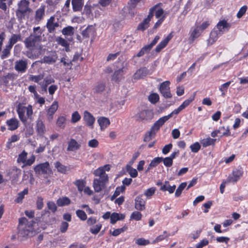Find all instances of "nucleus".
Segmentation results:
<instances>
[{
	"mask_svg": "<svg viewBox=\"0 0 248 248\" xmlns=\"http://www.w3.org/2000/svg\"><path fill=\"white\" fill-rule=\"evenodd\" d=\"M6 124L9 126L8 130L13 131L16 129L19 126L18 121L16 118H11L7 120Z\"/></svg>",
	"mask_w": 248,
	"mask_h": 248,
	"instance_id": "21",
	"label": "nucleus"
},
{
	"mask_svg": "<svg viewBox=\"0 0 248 248\" xmlns=\"http://www.w3.org/2000/svg\"><path fill=\"white\" fill-rule=\"evenodd\" d=\"M81 119V116L79 113L76 111L72 114L71 122L72 123H76L78 122Z\"/></svg>",
	"mask_w": 248,
	"mask_h": 248,
	"instance_id": "55",
	"label": "nucleus"
},
{
	"mask_svg": "<svg viewBox=\"0 0 248 248\" xmlns=\"http://www.w3.org/2000/svg\"><path fill=\"white\" fill-rule=\"evenodd\" d=\"M28 68V62L26 60H20L15 63V68L19 72L24 73L26 71Z\"/></svg>",
	"mask_w": 248,
	"mask_h": 248,
	"instance_id": "11",
	"label": "nucleus"
},
{
	"mask_svg": "<svg viewBox=\"0 0 248 248\" xmlns=\"http://www.w3.org/2000/svg\"><path fill=\"white\" fill-rule=\"evenodd\" d=\"M143 197V195H140L135 199V208L138 211H143L145 208V201Z\"/></svg>",
	"mask_w": 248,
	"mask_h": 248,
	"instance_id": "10",
	"label": "nucleus"
},
{
	"mask_svg": "<svg viewBox=\"0 0 248 248\" xmlns=\"http://www.w3.org/2000/svg\"><path fill=\"white\" fill-rule=\"evenodd\" d=\"M55 220V217L51 216L49 211L45 210L42 212L41 217H36L34 220L31 221V224L28 225V227H32L37 223L38 226L45 230L47 225L52 224Z\"/></svg>",
	"mask_w": 248,
	"mask_h": 248,
	"instance_id": "1",
	"label": "nucleus"
},
{
	"mask_svg": "<svg viewBox=\"0 0 248 248\" xmlns=\"http://www.w3.org/2000/svg\"><path fill=\"white\" fill-rule=\"evenodd\" d=\"M102 228V224L98 223L94 226H92L90 227L89 231L93 234H97L100 231Z\"/></svg>",
	"mask_w": 248,
	"mask_h": 248,
	"instance_id": "42",
	"label": "nucleus"
},
{
	"mask_svg": "<svg viewBox=\"0 0 248 248\" xmlns=\"http://www.w3.org/2000/svg\"><path fill=\"white\" fill-rule=\"evenodd\" d=\"M243 173V171L241 169L233 170L232 176L230 175L228 176L227 179V182L236 183L240 179V178L242 175Z\"/></svg>",
	"mask_w": 248,
	"mask_h": 248,
	"instance_id": "12",
	"label": "nucleus"
},
{
	"mask_svg": "<svg viewBox=\"0 0 248 248\" xmlns=\"http://www.w3.org/2000/svg\"><path fill=\"white\" fill-rule=\"evenodd\" d=\"M86 182L82 179H78L74 182V184L78 187V189L79 192H81L83 190V188L85 186Z\"/></svg>",
	"mask_w": 248,
	"mask_h": 248,
	"instance_id": "34",
	"label": "nucleus"
},
{
	"mask_svg": "<svg viewBox=\"0 0 248 248\" xmlns=\"http://www.w3.org/2000/svg\"><path fill=\"white\" fill-rule=\"evenodd\" d=\"M142 215L141 213L139 211L133 212L130 216V220L134 219L136 221L141 220Z\"/></svg>",
	"mask_w": 248,
	"mask_h": 248,
	"instance_id": "50",
	"label": "nucleus"
},
{
	"mask_svg": "<svg viewBox=\"0 0 248 248\" xmlns=\"http://www.w3.org/2000/svg\"><path fill=\"white\" fill-rule=\"evenodd\" d=\"M21 174V170L16 167H13L7 171V175L9 176L13 184L17 183Z\"/></svg>",
	"mask_w": 248,
	"mask_h": 248,
	"instance_id": "6",
	"label": "nucleus"
},
{
	"mask_svg": "<svg viewBox=\"0 0 248 248\" xmlns=\"http://www.w3.org/2000/svg\"><path fill=\"white\" fill-rule=\"evenodd\" d=\"M156 134L152 130L147 132L144 136L143 139L144 141L148 142L151 140L155 136Z\"/></svg>",
	"mask_w": 248,
	"mask_h": 248,
	"instance_id": "45",
	"label": "nucleus"
},
{
	"mask_svg": "<svg viewBox=\"0 0 248 248\" xmlns=\"http://www.w3.org/2000/svg\"><path fill=\"white\" fill-rule=\"evenodd\" d=\"M170 83L169 81H165L162 82L159 87V92L165 98H170L172 96L170 91Z\"/></svg>",
	"mask_w": 248,
	"mask_h": 248,
	"instance_id": "5",
	"label": "nucleus"
},
{
	"mask_svg": "<svg viewBox=\"0 0 248 248\" xmlns=\"http://www.w3.org/2000/svg\"><path fill=\"white\" fill-rule=\"evenodd\" d=\"M72 5L74 12H80L82 9L84 0H72Z\"/></svg>",
	"mask_w": 248,
	"mask_h": 248,
	"instance_id": "20",
	"label": "nucleus"
},
{
	"mask_svg": "<svg viewBox=\"0 0 248 248\" xmlns=\"http://www.w3.org/2000/svg\"><path fill=\"white\" fill-rule=\"evenodd\" d=\"M151 49L150 47L147 45L142 47L140 51L137 54L136 56L138 57H140L143 56L145 54H148Z\"/></svg>",
	"mask_w": 248,
	"mask_h": 248,
	"instance_id": "35",
	"label": "nucleus"
},
{
	"mask_svg": "<svg viewBox=\"0 0 248 248\" xmlns=\"http://www.w3.org/2000/svg\"><path fill=\"white\" fill-rule=\"evenodd\" d=\"M28 193V188H25L22 191L18 193V196L15 200V202L17 203L22 202L23 199L24 198L25 195Z\"/></svg>",
	"mask_w": 248,
	"mask_h": 248,
	"instance_id": "36",
	"label": "nucleus"
},
{
	"mask_svg": "<svg viewBox=\"0 0 248 248\" xmlns=\"http://www.w3.org/2000/svg\"><path fill=\"white\" fill-rule=\"evenodd\" d=\"M201 145L198 142H196L190 146L191 151L193 153H197L201 149Z\"/></svg>",
	"mask_w": 248,
	"mask_h": 248,
	"instance_id": "54",
	"label": "nucleus"
},
{
	"mask_svg": "<svg viewBox=\"0 0 248 248\" xmlns=\"http://www.w3.org/2000/svg\"><path fill=\"white\" fill-rule=\"evenodd\" d=\"M108 181V175L105 173L99 178L94 179L93 182V186L96 192H100L103 189L106 187V184Z\"/></svg>",
	"mask_w": 248,
	"mask_h": 248,
	"instance_id": "2",
	"label": "nucleus"
},
{
	"mask_svg": "<svg viewBox=\"0 0 248 248\" xmlns=\"http://www.w3.org/2000/svg\"><path fill=\"white\" fill-rule=\"evenodd\" d=\"M36 131L40 137H43L46 131L45 125L42 121L37 120L36 123Z\"/></svg>",
	"mask_w": 248,
	"mask_h": 248,
	"instance_id": "22",
	"label": "nucleus"
},
{
	"mask_svg": "<svg viewBox=\"0 0 248 248\" xmlns=\"http://www.w3.org/2000/svg\"><path fill=\"white\" fill-rule=\"evenodd\" d=\"M27 155V153H26L25 151H23L22 152L18 155L17 160V162L25 163L26 160Z\"/></svg>",
	"mask_w": 248,
	"mask_h": 248,
	"instance_id": "57",
	"label": "nucleus"
},
{
	"mask_svg": "<svg viewBox=\"0 0 248 248\" xmlns=\"http://www.w3.org/2000/svg\"><path fill=\"white\" fill-rule=\"evenodd\" d=\"M156 190V188L155 187H152L150 188L147 189L145 192H144V195L147 196V197H151L153 196Z\"/></svg>",
	"mask_w": 248,
	"mask_h": 248,
	"instance_id": "64",
	"label": "nucleus"
},
{
	"mask_svg": "<svg viewBox=\"0 0 248 248\" xmlns=\"http://www.w3.org/2000/svg\"><path fill=\"white\" fill-rule=\"evenodd\" d=\"M149 73V70L146 67H143L138 69L134 74L135 79L142 78L146 77Z\"/></svg>",
	"mask_w": 248,
	"mask_h": 248,
	"instance_id": "18",
	"label": "nucleus"
},
{
	"mask_svg": "<svg viewBox=\"0 0 248 248\" xmlns=\"http://www.w3.org/2000/svg\"><path fill=\"white\" fill-rule=\"evenodd\" d=\"M55 167L57 169L58 172L63 174H66L69 170V169L67 166L62 165L59 161H57L55 163Z\"/></svg>",
	"mask_w": 248,
	"mask_h": 248,
	"instance_id": "27",
	"label": "nucleus"
},
{
	"mask_svg": "<svg viewBox=\"0 0 248 248\" xmlns=\"http://www.w3.org/2000/svg\"><path fill=\"white\" fill-rule=\"evenodd\" d=\"M231 27V24L228 23L226 20L223 19L219 21L215 28L222 35L225 32L228 31Z\"/></svg>",
	"mask_w": 248,
	"mask_h": 248,
	"instance_id": "9",
	"label": "nucleus"
},
{
	"mask_svg": "<svg viewBox=\"0 0 248 248\" xmlns=\"http://www.w3.org/2000/svg\"><path fill=\"white\" fill-rule=\"evenodd\" d=\"M218 32L219 31L215 28L211 31L210 33L209 38L208 40V45H213L217 41L218 37L222 35V34Z\"/></svg>",
	"mask_w": 248,
	"mask_h": 248,
	"instance_id": "14",
	"label": "nucleus"
},
{
	"mask_svg": "<svg viewBox=\"0 0 248 248\" xmlns=\"http://www.w3.org/2000/svg\"><path fill=\"white\" fill-rule=\"evenodd\" d=\"M93 31V29L91 26H88L85 30L81 32V35L85 38H88L90 37V33Z\"/></svg>",
	"mask_w": 248,
	"mask_h": 248,
	"instance_id": "44",
	"label": "nucleus"
},
{
	"mask_svg": "<svg viewBox=\"0 0 248 248\" xmlns=\"http://www.w3.org/2000/svg\"><path fill=\"white\" fill-rule=\"evenodd\" d=\"M139 117L142 120H150L153 117V112L150 109L142 110L139 114Z\"/></svg>",
	"mask_w": 248,
	"mask_h": 248,
	"instance_id": "16",
	"label": "nucleus"
},
{
	"mask_svg": "<svg viewBox=\"0 0 248 248\" xmlns=\"http://www.w3.org/2000/svg\"><path fill=\"white\" fill-rule=\"evenodd\" d=\"M18 8L17 10H25L30 12L31 9L29 7V1L27 0H21L18 4Z\"/></svg>",
	"mask_w": 248,
	"mask_h": 248,
	"instance_id": "26",
	"label": "nucleus"
},
{
	"mask_svg": "<svg viewBox=\"0 0 248 248\" xmlns=\"http://www.w3.org/2000/svg\"><path fill=\"white\" fill-rule=\"evenodd\" d=\"M25 109L26 107L22 106L21 104L19 103L18 105L16 111L20 120L23 123H25L27 121V119L24 115Z\"/></svg>",
	"mask_w": 248,
	"mask_h": 248,
	"instance_id": "24",
	"label": "nucleus"
},
{
	"mask_svg": "<svg viewBox=\"0 0 248 248\" xmlns=\"http://www.w3.org/2000/svg\"><path fill=\"white\" fill-rule=\"evenodd\" d=\"M65 118L64 116L59 117L57 121V125L60 127L63 128L65 126L64 124L65 122Z\"/></svg>",
	"mask_w": 248,
	"mask_h": 248,
	"instance_id": "63",
	"label": "nucleus"
},
{
	"mask_svg": "<svg viewBox=\"0 0 248 248\" xmlns=\"http://www.w3.org/2000/svg\"><path fill=\"white\" fill-rule=\"evenodd\" d=\"M76 215L77 217L82 221H85L87 219V215L82 210H78L76 211Z\"/></svg>",
	"mask_w": 248,
	"mask_h": 248,
	"instance_id": "49",
	"label": "nucleus"
},
{
	"mask_svg": "<svg viewBox=\"0 0 248 248\" xmlns=\"http://www.w3.org/2000/svg\"><path fill=\"white\" fill-rule=\"evenodd\" d=\"M176 186L173 185L172 186H170L169 185L167 187H166L165 186H162L160 187V190L162 191H168L169 193L171 194L173 193L175 189Z\"/></svg>",
	"mask_w": 248,
	"mask_h": 248,
	"instance_id": "46",
	"label": "nucleus"
},
{
	"mask_svg": "<svg viewBox=\"0 0 248 248\" xmlns=\"http://www.w3.org/2000/svg\"><path fill=\"white\" fill-rule=\"evenodd\" d=\"M17 238L20 241H25L29 237L33 236V232L27 228L26 226L24 227H18Z\"/></svg>",
	"mask_w": 248,
	"mask_h": 248,
	"instance_id": "4",
	"label": "nucleus"
},
{
	"mask_svg": "<svg viewBox=\"0 0 248 248\" xmlns=\"http://www.w3.org/2000/svg\"><path fill=\"white\" fill-rule=\"evenodd\" d=\"M47 206L48 209L54 213L57 210V206L53 202H48L47 203Z\"/></svg>",
	"mask_w": 248,
	"mask_h": 248,
	"instance_id": "59",
	"label": "nucleus"
},
{
	"mask_svg": "<svg viewBox=\"0 0 248 248\" xmlns=\"http://www.w3.org/2000/svg\"><path fill=\"white\" fill-rule=\"evenodd\" d=\"M136 244L139 246H144L150 244V242L149 240H146L144 238H140L137 239L135 242Z\"/></svg>",
	"mask_w": 248,
	"mask_h": 248,
	"instance_id": "53",
	"label": "nucleus"
},
{
	"mask_svg": "<svg viewBox=\"0 0 248 248\" xmlns=\"http://www.w3.org/2000/svg\"><path fill=\"white\" fill-rule=\"evenodd\" d=\"M15 79L16 75L14 73H8L7 75L3 76L1 78V81L6 86H7L8 85L9 80L13 81Z\"/></svg>",
	"mask_w": 248,
	"mask_h": 248,
	"instance_id": "29",
	"label": "nucleus"
},
{
	"mask_svg": "<svg viewBox=\"0 0 248 248\" xmlns=\"http://www.w3.org/2000/svg\"><path fill=\"white\" fill-rule=\"evenodd\" d=\"M22 40L21 35L19 34H13L9 40V43L14 46L18 41Z\"/></svg>",
	"mask_w": 248,
	"mask_h": 248,
	"instance_id": "41",
	"label": "nucleus"
},
{
	"mask_svg": "<svg viewBox=\"0 0 248 248\" xmlns=\"http://www.w3.org/2000/svg\"><path fill=\"white\" fill-rule=\"evenodd\" d=\"M126 169L131 177L135 178L137 177L138 174L137 170L133 168L131 165H127Z\"/></svg>",
	"mask_w": 248,
	"mask_h": 248,
	"instance_id": "40",
	"label": "nucleus"
},
{
	"mask_svg": "<svg viewBox=\"0 0 248 248\" xmlns=\"http://www.w3.org/2000/svg\"><path fill=\"white\" fill-rule=\"evenodd\" d=\"M149 24L150 22L145 18L139 24L137 28V30L143 31L149 27Z\"/></svg>",
	"mask_w": 248,
	"mask_h": 248,
	"instance_id": "31",
	"label": "nucleus"
},
{
	"mask_svg": "<svg viewBox=\"0 0 248 248\" xmlns=\"http://www.w3.org/2000/svg\"><path fill=\"white\" fill-rule=\"evenodd\" d=\"M106 87V83L103 81L97 82L93 91L94 93L101 94L105 90Z\"/></svg>",
	"mask_w": 248,
	"mask_h": 248,
	"instance_id": "17",
	"label": "nucleus"
},
{
	"mask_svg": "<svg viewBox=\"0 0 248 248\" xmlns=\"http://www.w3.org/2000/svg\"><path fill=\"white\" fill-rule=\"evenodd\" d=\"M149 101L152 104H156L159 100V96L157 93H152L148 96Z\"/></svg>",
	"mask_w": 248,
	"mask_h": 248,
	"instance_id": "39",
	"label": "nucleus"
},
{
	"mask_svg": "<svg viewBox=\"0 0 248 248\" xmlns=\"http://www.w3.org/2000/svg\"><path fill=\"white\" fill-rule=\"evenodd\" d=\"M173 37L172 33H170L164 40H162L159 44L164 48L168 45L169 41Z\"/></svg>",
	"mask_w": 248,
	"mask_h": 248,
	"instance_id": "47",
	"label": "nucleus"
},
{
	"mask_svg": "<svg viewBox=\"0 0 248 248\" xmlns=\"http://www.w3.org/2000/svg\"><path fill=\"white\" fill-rule=\"evenodd\" d=\"M81 145L75 139H71L68 143L67 150L68 151H75L80 149Z\"/></svg>",
	"mask_w": 248,
	"mask_h": 248,
	"instance_id": "19",
	"label": "nucleus"
},
{
	"mask_svg": "<svg viewBox=\"0 0 248 248\" xmlns=\"http://www.w3.org/2000/svg\"><path fill=\"white\" fill-rule=\"evenodd\" d=\"M200 35V33L199 31V28H195L190 33L189 40L191 42H193L195 39L197 38Z\"/></svg>",
	"mask_w": 248,
	"mask_h": 248,
	"instance_id": "38",
	"label": "nucleus"
},
{
	"mask_svg": "<svg viewBox=\"0 0 248 248\" xmlns=\"http://www.w3.org/2000/svg\"><path fill=\"white\" fill-rule=\"evenodd\" d=\"M97 122L101 130H104L110 124L109 119L105 117H100L98 119Z\"/></svg>",
	"mask_w": 248,
	"mask_h": 248,
	"instance_id": "23",
	"label": "nucleus"
},
{
	"mask_svg": "<svg viewBox=\"0 0 248 248\" xmlns=\"http://www.w3.org/2000/svg\"><path fill=\"white\" fill-rule=\"evenodd\" d=\"M119 219V213L113 212L111 214L110 217V223L114 224Z\"/></svg>",
	"mask_w": 248,
	"mask_h": 248,
	"instance_id": "58",
	"label": "nucleus"
},
{
	"mask_svg": "<svg viewBox=\"0 0 248 248\" xmlns=\"http://www.w3.org/2000/svg\"><path fill=\"white\" fill-rule=\"evenodd\" d=\"M83 120L86 122V125L88 126L93 127V124L95 122V118L93 115L88 111L86 110L84 112Z\"/></svg>",
	"mask_w": 248,
	"mask_h": 248,
	"instance_id": "15",
	"label": "nucleus"
},
{
	"mask_svg": "<svg viewBox=\"0 0 248 248\" xmlns=\"http://www.w3.org/2000/svg\"><path fill=\"white\" fill-rule=\"evenodd\" d=\"M41 40V36L40 35H34L31 34L28 37L24 40L25 46L27 48H30L35 46V43L38 41Z\"/></svg>",
	"mask_w": 248,
	"mask_h": 248,
	"instance_id": "8",
	"label": "nucleus"
},
{
	"mask_svg": "<svg viewBox=\"0 0 248 248\" xmlns=\"http://www.w3.org/2000/svg\"><path fill=\"white\" fill-rule=\"evenodd\" d=\"M195 95L193 96L190 97L188 99L184 101L183 103L180 105L181 108L184 109L187 107L194 100Z\"/></svg>",
	"mask_w": 248,
	"mask_h": 248,
	"instance_id": "56",
	"label": "nucleus"
},
{
	"mask_svg": "<svg viewBox=\"0 0 248 248\" xmlns=\"http://www.w3.org/2000/svg\"><path fill=\"white\" fill-rule=\"evenodd\" d=\"M168 121L167 118L164 116L160 118L157 121H156L151 127L150 130H152L155 133L159 131L160 127L164 124V123Z\"/></svg>",
	"mask_w": 248,
	"mask_h": 248,
	"instance_id": "13",
	"label": "nucleus"
},
{
	"mask_svg": "<svg viewBox=\"0 0 248 248\" xmlns=\"http://www.w3.org/2000/svg\"><path fill=\"white\" fill-rule=\"evenodd\" d=\"M187 185L186 182L182 183L177 188L175 193V196L176 197H179L181 196V193L184 188L186 187Z\"/></svg>",
	"mask_w": 248,
	"mask_h": 248,
	"instance_id": "43",
	"label": "nucleus"
},
{
	"mask_svg": "<svg viewBox=\"0 0 248 248\" xmlns=\"http://www.w3.org/2000/svg\"><path fill=\"white\" fill-rule=\"evenodd\" d=\"M217 140V139H212L209 137L202 140L201 143L203 147H206L210 145H214Z\"/></svg>",
	"mask_w": 248,
	"mask_h": 248,
	"instance_id": "28",
	"label": "nucleus"
},
{
	"mask_svg": "<svg viewBox=\"0 0 248 248\" xmlns=\"http://www.w3.org/2000/svg\"><path fill=\"white\" fill-rule=\"evenodd\" d=\"M162 157H156L151 161L150 167H153V168L155 167L162 162Z\"/></svg>",
	"mask_w": 248,
	"mask_h": 248,
	"instance_id": "52",
	"label": "nucleus"
},
{
	"mask_svg": "<svg viewBox=\"0 0 248 248\" xmlns=\"http://www.w3.org/2000/svg\"><path fill=\"white\" fill-rule=\"evenodd\" d=\"M69 227V224L66 221H62L60 226V230L62 233H65Z\"/></svg>",
	"mask_w": 248,
	"mask_h": 248,
	"instance_id": "61",
	"label": "nucleus"
},
{
	"mask_svg": "<svg viewBox=\"0 0 248 248\" xmlns=\"http://www.w3.org/2000/svg\"><path fill=\"white\" fill-rule=\"evenodd\" d=\"M62 33L64 35H72L74 33V27L69 26L64 28L62 30Z\"/></svg>",
	"mask_w": 248,
	"mask_h": 248,
	"instance_id": "37",
	"label": "nucleus"
},
{
	"mask_svg": "<svg viewBox=\"0 0 248 248\" xmlns=\"http://www.w3.org/2000/svg\"><path fill=\"white\" fill-rule=\"evenodd\" d=\"M248 7L247 5H244L240 8L237 14V17L238 18L242 17L246 13Z\"/></svg>",
	"mask_w": 248,
	"mask_h": 248,
	"instance_id": "60",
	"label": "nucleus"
},
{
	"mask_svg": "<svg viewBox=\"0 0 248 248\" xmlns=\"http://www.w3.org/2000/svg\"><path fill=\"white\" fill-rule=\"evenodd\" d=\"M124 62L122 63L121 67L117 66L118 70L114 71V73L111 76V81H114L116 83H119L123 77L124 74Z\"/></svg>",
	"mask_w": 248,
	"mask_h": 248,
	"instance_id": "7",
	"label": "nucleus"
},
{
	"mask_svg": "<svg viewBox=\"0 0 248 248\" xmlns=\"http://www.w3.org/2000/svg\"><path fill=\"white\" fill-rule=\"evenodd\" d=\"M58 108V102L56 101L53 102L50 107L47 110V114L54 115Z\"/></svg>",
	"mask_w": 248,
	"mask_h": 248,
	"instance_id": "32",
	"label": "nucleus"
},
{
	"mask_svg": "<svg viewBox=\"0 0 248 248\" xmlns=\"http://www.w3.org/2000/svg\"><path fill=\"white\" fill-rule=\"evenodd\" d=\"M162 159H163V164L166 167H170L172 165L173 161L169 157L165 158L162 157Z\"/></svg>",
	"mask_w": 248,
	"mask_h": 248,
	"instance_id": "62",
	"label": "nucleus"
},
{
	"mask_svg": "<svg viewBox=\"0 0 248 248\" xmlns=\"http://www.w3.org/2000/svg\"><path fill=\"white\" fill-rule=\"evenodd\" d=\"M55 20V18L54 16H51L50 18L48 20L47 24H46V28H47L48 31L49 33H51L53 32V28L52 27L54 21Z\"/></svg>",
	"mask_w": 248,
	"mask_h": 248,
	"instance_id": "51",
	"label": "nucleus"
},
{
	"mask_svg": "<svg viewBox=\"0 0 248 248\" xmlns=\"http://www.w3.org/2000/svg\"><path fill=\"white\" fill-rule=\"evenodd\" d=\"M45 15L44 7H41L38 9L35 12V19L36 21L39 22L43 18Z\"/></svg>",
	"mask_w": 248,
	"mask_h": 248,
	"instance_id": "30",
	"label": "nucleus"
},
{
	"mask_svg": "<svg viewBox=\"0 0 248 248\" xmlns=\"http://www.w3.org/2000/svg\"><path fill=\"white\" fill-rule=\"evenodd\" d=\"M54 56L55 58H54L53 56H45L43 59V62L48 64H52L55 63L56 61L57 57L56 55Z\"/></svg>",
	"mask_w": 248,
	"mask_h": 248,
	"instance_id": "48",
	"label": "nucleus"
},
{
	"mask_svg": "<svg viewBox=\"0 0 248 248\" xmlns=\"http://www.w3.org/2000/svg\"><path fill=\"white\" fill-rule=\"evenodd\" d=\"M71 202V200L68 197L63 196L58 199L56 203L58 206L62 207L69 205Z\"/></svg>",
	"mask_w": 248,
	"mask_h": 248,
	"instance_id": "25",
	"label": "nucleus"
},
{
	"mask_svg": "<svg viewBox=\"0 0 248 248\" xmlns=\"http://www.w3.org/2000/svg\"><path fill=\"white\" fill-rule=\"evenodd\" d=\"M25 10H16V15L18 20L21 22L23 19L25 18L27 12Z\"/></svg>",
	"mask_w": 248,
	"mask_h": 248,
	"instance_id": "33",
	"label": "nucleus"
},
{
	"mask_svg": "<svg viewBox=\"0 0 248 248\" xmlns=\"http://www.w3.org/2000/svg\"><path fill=\"white\" fill-rule=\"evenodd\" d=\"M34 170L36 174H46L49 175L52 173L48 162L39 164L34 168Z\"/></svg>",
	"mask_w": 248,
	"mask_h": 248,
	"instance_id": "3",
	"label": "nucleus"
}]
</instances>
